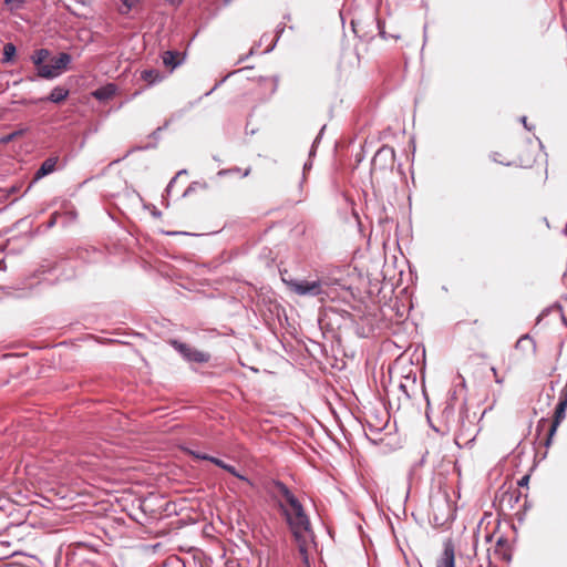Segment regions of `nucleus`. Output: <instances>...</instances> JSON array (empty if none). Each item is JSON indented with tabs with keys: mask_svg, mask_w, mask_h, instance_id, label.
<instances>
[{
	"mask_svg": "<svg viewBox=\"0 0 567 567\" xmlns=\"http://www.w3.org/2000/svg\"><path fill=\"white\" fill-rule=\"evenodd\" d=\"M177 52L174 51H165L162 55L163 63L165 66H171L172 69H175L179 65V61H177Z\"/></svg>",
	"mask_w": 567,
	"mask_h": 567,
	"instance_id": "14",
	"label": "nucleus"
},
{
	"mask_svg": "<svg viewBox=\"0 0 567 567\" xmlns=\"http://www.w3.org/2000/svg\"><path fill=\"white\" fill-rule=\"evenodd\" d=\"M50 56V51L48 49H39L33 52L31 55V61L35 65L38 71V76L40 78V70L42 66H47L48 64H44V61L48 60Z\"/></svg>",
	"mask_w": 567,
	"mask_h": 567,
	"instance_id": "10",
	"label": "nucleus"
},
{
	"mask_svg": "<svg viewBox=\"0 0 567 567\" xmlns=\"http://www.w3.org/2000/svg\"><path fill=\"white\" fill-rule=\"evenodd\" d=\"M59 163L58 156H51L48 157L39 167V169L35 172L33 182H38L39 179L43 178L44 176L53 173L56 171V166Z\"/></svg>",
	"mask_w": 567,
	"mask_h": 567,
	"instance_id": "8",
	"label": "nucleus"
},
{
	"mask_svg": "<svg viewBox=\"0 0 567 567\" xmlns=\"http://www.w3.org/2000/svg\"><path fill=\"white\" fill-rule=\"evenodd\" d=\"M567 410V386L561 391L559 402L555 409L554 419L549 425L548 432L545 437V445L548 447L551 444V440L559 426L560 422L565 419Z\"/></svg>",
	"mask_w": 567,
	"mask_h": 567,
	"instance_id": "3",
	"label": "nucleus"
},
{
	"mask_svg": "<svg viewBox=\"0 0 567 567\" xmlns=\"http://www.w3.org/2000/svg\"><path fill=\"white\" fill-rule=\"evenodd\" d=\"M249 174V169H246L244 176H247Z\"/></svg>",
	"mask_w": 567,
	"mask_h": 567,
	"instance_id": "35",
	"label": "nucleus"
},
{
	"mask_svg": "<svg viewBox=\"0 0 567 567\" xmlns=\"http://www.w3.org/2000/svg\"><path fill=\"white\" fill-rule=\"evenodd\" d=\"M520 121H522V123L524 124L525 128H527L528 131H530V127L527 125L526 116H523Z\"/></svg>",
	"mask_w": 567,
	"mask_h": 567,
	"instance_id": "30",
	"label": "nucleus"
},
{
	"mask_svg": "<svg viewBox=\"0 0 567 567\" xmlns=\"http://www.w3.org/2000/svg\"><path fill=\"white\" fill-rule=\"evenodd\" d=\"M549 422L548 420L546 419H542L539 422H538V425H537V431H539L540 429H543L545 425H547Z\"/></svg>",
	"mask_w": 567,
	"mask_h": 567,
	"instance_id": "26",
	"label": "nucleus"
},
{
	"mask_svg": "<svg viewBox=\"0 0 567 567\" xmlns=\"http://www.w3.org/2000/svg\"><path fill=\"white\" fill-rule=\"evenodd\" d=\"M487 567H492V564H491V563H488V566H487Z\"/></svg>",
	"mask_w": 567,
	"mask_h": 567,
	"instance_id": "36",
	"label": "nucleus"
},
{
	"mask_svg": "<svg viewBox=\"0 0 567 567\" xmlns=\"http://www.w3.org/2000/svg\"><path fill=\"white\" fill-rule=\"evenodd\" d=\"M172 346L188 361L205 363L210 359L209 353L197 350L187 343L173 340Z\"/></svg>",
	"mask_w": 567,
	"mask_h": 567,
	"instance_id": "5",
	"label": "nucleus"
},
{
	"mask_svg": "<svg viewBox=\"0 0 567 567\" xmlns=\"http://www.w3.org/2000/svg\"><path fill=\"white\" fill-rule=\"evenodd\" d=\"M378 30H379L380 37H382L383 39H386L385 30H384V22L381 20H378Z\"/></svg>",
	"mask_w": 567,
	"mask_h": 567,
	"instance_id": "22",
	"label": "nucleus"
},
{
	"mask_svg": "<svg viewBox=\"0 0 567 567\" xmlns=\"http://www.w3.org/2000/svg\"><path fill=\"white\" fill-rule=\"evenodd\" d=\"M435 567H456L455 546L451 539L444 542L443 551L436 559Z\"/></svg>",
	"mask_w": 567,
	"mask_h": 567,
	"instance_id": "7",
	"label": "nucleus"
},
{
	"mask_svg": "<svg viewBox=\"0 0 567 567\" xmlns=\"http://www.w3.org/2000/svg\"><path fill=\"white\" fill-rule=\"evenodd\" d=\"M168 4L178 7L184 0H165Z\"/></svg>",
	"mask_w": 567,
	"mask_h": 567,
	"instance_id": "27",
	"label": "nucleus"
},
{
	"mask_svg": "<svg viewBox=\"0 0 567 567\" xmlns=\"http://www.w3.org/2000/svg\"><path fill=\"white\" fill-rule=\"evenodd\" d=\"M275 45H276V42H274L271 45H269V47L265 50V52H266V53H267V52H270V51L275 48Z\"/></svg>",
	"mask_w": 567,
	"mask_h": 567,
	"instance_id": "32",
	"label": "nucleus"
},
{
	"mask_svg": "<svg viewBox=\"0 0 567 567\" xmlns=\"http://www.w3.org/2000/svg\"><path fill=\"white\" fill-rule=\"evenodd\" d=\"M515 497L516 501L519 498V492H514L513 494H509V501Z\"/></svg>",
	"mask_w": 567,
	"mask_h": 567,
	"instance_id": "29",
	"label": "nucleus"
},
{
	"mask_svg": "<svg viewBox=\"0 0 567 567\" xmlns=\"http://www.w3.org/2000/svg\"><path fill=\"white\" fill-rule=\"evenodd\" d=\"M219 225H213L209 220L203 219L198 221L196 225H193L189 229L186 230H175V231H166V234L175 235V234H184L192 236H204L215 234L219 230Z\"/></svg>",
	"mask_w": 567,
	"mask_h": 567,
	"instance_id": "6",
	"label": "nucleus"
},
{
	"mask_svg": "<svg viewBox=\"0 0 567 567\" xmlns=\"http://www.w3.org/2000/svg\"><path fill=\"white\" fill-rule=\"evenodd\" d=\"M225 471L236 476L237 478L246 482L247 484L252 485V483L246 476L240 475L234 466L226 464Z\"/></svg>",
	"mask_w": 567,
	"mask_h": 567,
	"instance_id": "18",
	"label": "nucleus"
},
{
	"mask_svg": "<svg viewBox=\"0 0 567 567\" xmlns=\"http://www.w3.org/2000/svg\"><path fill=\"white\" fill-rule=\"evenodd\" d=\"M288 288L299 296H319L323 292L321 281L285 280Z\"/></svg>",
	"mask_w": 567,
	"mask_h": 567,
	"instance_id": "4",
	"label": "nucleus"
},
{
	"mask_svg": "<svg viewBox=\"0 0 567 567\" xmlns=\"http://www.w3.org/2000/svg\"><path fill=\"white\" fill-rule=\"evenodd\" d=\"M494 554L503 560H511V548L506 538L499 537L497 539Z\"/></svg>",
	"mask_w": 567,
	"mask_h": 567,
	"instance_id": "9",
	"label": "nucleus"
},
{
	"mask_svg": "<svg viewBox=\"0 0 567 567\" xmlns=\"http://www.w3.org/2000/svg\"><path fill=\"white\" fill-rule=\"evenodd\" d=\"M274 493L280 495L289 506L286 507L281 502L279 503V507L282 511L287 523L299 543V550L302 555H306L307 549L305 546V542L302 538L305 537V533L310 532V522L308 516L306 515L301 503L296 498V496L290 492V489L280 481H274Z\"/></svg>",
	"mask_w": 567,
	"mask_h": 567,
	"instance_id": "1",
	"label": "nucleus"
},
{
	"mask_svg": "<svg viewBox=\"0 0 567 567\" xmlns=\"http://www.w3.org/2000/svg\"><path fill=\"white\" fill-rule=\"evenodd\" d=\"M17 49L16 45L11 42L6 43L3 47V62L9 63L13 60L16 55Z\"/></svg>",
	"mask_w": 567,
	"mask_h": 567,
	"instance_id": "15",
	"label": "nucleus"
},
{
	"mask_svg": "<svg viewBox=\"0 0 567 567\" xmlns=\"http://www.w3.org/2000/svg\"><path fill=\"white\" fill-rule=\"evenodd\" d=\"M123 6L125 7L124 13H127L135 6V0H121Z\"/></svg>",
	"mask_w": 567,
	"mask_h": 567,
	"instance_id": "20",
	"label": "nucleus"
},
{
	"mask_svg": "<svg viewBox=\"0 0 567 567\" xmlns=\"http://www.w3.org/2000/svg\"><path fill=\"white\" fill-rule=\"evenodd\" d=\"M491 370H492V372H493V374H494L495 382H496V383H499V384H501V383H503V379H501V378H499V375H498V372H497L496 368H494V367H493Z\"/></svg>",
	"mask_w": 567,
	"mask_h": 567,
	"instance_id": "24",
	"label": "nucleus"
},
{
	"mask_svg": "<svg viewBox=\"0 0 567 567\" xmlns=\"http://www.w3.org/2000/svg\"><path fill=\"white\" fill-rule=\"evenodd\" d=\"M367 209H375V207L367 203Z\"/></svg>",
	"mask_w": 567,
	"mask_h": 567,
	"instance_id": "34",
	"label": "nucleus"
},
{
	"mask_svg": "<svg viewBox=\"0 0 567 567\" xmlns=\"http://www.w3.org/2000/svg\"><path fill=\"white\" fill-rule=\"evenodd\" d=\"M4 3L9 6L11 9H18L22 7L24 0H4Z\"/></svg>",
	"mask_w": 567,
	"mask_h": 567,
	"instance_id": "19",
	"label": "nucleus"
},
{
	"mask_svg": "<svg viewBox=\"0 0 567 567\" xmlns=\"http://www.w3.org/2000/svg\"><path fill=\"white\" fill-rule=\"evenodd\" d=\"M311 167V164L309 163H306L305 166H303V169H307V168H310Z\"/></svg>",
	"mask_w": 567,
	"mask_h": 567,
	"instance_id": "33",
	"label": "nucleus"
},
{
	"mask_svg": "<svg viewBox=\"0 0 567 567\" xmlns=\"http://www.w3.org/2000/svg\"><path fill=\"white\" fill-rule=\"evenodd\" d=\"M69 96V90L63 86H55L49 96L43 99L44 101H50L52 103H61Z\"/></svg>",
	"mask_w": 567,
	"mask_h": 567,
	"instance_id": "12",
	"label": "nucleus"
},
{
	"mask_svg": "<svg viewBox=\"0 0 567 567\" xmlns=\"http://www.w3.org/2000/svg\"><path fill=\"white\" fill-rule=\"evenodd\" d=\"M185 174H186V171H185V169H183V171H179V172L176 174V176L172 178V181L168 183V185H167V187H166V189H165V192H166V195H167V196H172V194H173V189H174V187H175V185H176V183H177V179H178L182 175H185Z\"/></svg>",
	"mask_w": 567,
	"mask_h": 567,
	"instance_id": "16",
	"label": "nucleus"
},
{
	"mask_svg": "<svg viewBox=\"0 0 567 567\" xmlns=\"http://www.w3.org/2000/svg\"><path fill=\"white\" fill-rule=\"evenodd\" d=\"M197 188H205V185L199 182H194L189 184L181 194L182 197L188 196L190 193L195 192Z\"/></svg>",
	"mask_w": 567,
	"mask_h": 567,
	"instance_id": "17",
	"label": "nucleus"
},
{
	"mask_svg": "<svg viewBox=\"0 0 567 567\" xmlns=\"http://www.w3.org/2000/svg\"><path fill=\"white\" fill-rule=\"evenodd\" d=\"M524 341H528V342H532V339L528 337V336H524L522 338L518 339L517 341V346H519L520 343H523Z\"/></svg>",
	"mask_w": 567,
	"mask_h": 567,
	"instance_id": "28",
	"label": "nucleus"
},
{
	"mask_svg": "<svg viewBox=\"0 0 567 567\" xmlns=\"http://www.w3.org/2000/svg\"><path fill=\"white\" fill-rule=\"evenodd\" d=\"M55 224V217L52 216L48 223V227H52Z\"/></svg>",
	"mask_w": 567,
	"mask_h": 567,
	"instance_id": "31",
	"label": "nucleus"
},
{
	"mask_svg": "<svg viewBox=\"0 0 567 567\" xmlns=\"http://www.w3.org/2000/svg\"><path fill=\"white\" fill-rule=\"evenodd\" d=\"M193 455L196 457V458H199V460H205V461H209V455L207 454H200V453H193Z\"/></svg>",
	"mask_w": 567,
	"mask_h": 567,
	"instance_id": "25",
	"label": "nucleus"
},
{
	"mask_svg": "<svg viewBox=\"0 0 567 567\" xmlns=\"http://www.w3.org/2000/svg\"><path fill=\"white\" fill-rule=\"evenodd\" d=\"M528 482H529V475H524V476L518 481V485H519V486H527V485H528Z\"/></svg>",
	"mask_w": 567,
	"mask_h": 567,
	"instance_id": "23",
	"label": "nucleus"
},
{
	"mask_svg": "<svg viewBox=\"0 0 567 567\" xmlns=\"http://www.w3.org/2000/svg\"><path fill=\"white\" fill-rule=\"evenodd\" d=\"M141 79L147 82L148 84H155L162 81V75L159 71L155 69L144 70L141 73Z\"/></svg>",
	"mask_w": 567,
	"mask_h": 567,
	"instance_id": "13",
	"label": "nucleus"
},
{
	"mask_svg": "<svg viewBox=\"0 0 567 567\" xmlns=\"http://www.w3.org/2000/svg\"><path fill=\"white\" fill-rule=\"evenodd\" d=\"M116 92V86L112 83L106 84L105 86H101L96 89L92 95L99 101H106L113 97Z\"/></svg>",
	"mask_w": 567,
	"mask_h": 567,
	"instance_id": "11",
	"label": "nucleus"
},
{
	"mask_svg": "<svg viewBox=\"0 0 567 567\" xmlns=\"http://www.w3.org/2000/svg\"><path fill=\"white\" fill-rule=\"evenodd\" d=\"M71 55L62 52L58 56L51 60V63L47 66H42L40 70V78L52 80L60 76L71 63Z\"/></svg>",
	"mask_w": 567,
	"mask_h": 567,
	"instance_id": "2",
	"label": "nucleus"
},
{
	"mask_svg": "<svg viewBox=\"0 0 567 567\" xmlns=\"http://www.w3.org/2000/svg\"><path fill=\"white\" fill-rule=\"evenodd\" d=\"M209 462L214 463L216 466L225 470L226 467V463L224 461H221L220 458H217V457H209Z\"/></svg>",
	"mask_w": 567,
	"mask_h": 567,
	"instance_id": "21",
	"label": "nucleus"
}]
</instances>
